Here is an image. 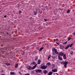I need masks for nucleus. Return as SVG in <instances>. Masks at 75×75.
<instances>
[{
	"instance_id": "nucleus-1",
	"label": "nucleus",
	"mask_w": 75,
	"mask_h": 75,
	"mask_svg": "<svg viewBox=\"0 0 75 75\" xmlns=\"http://www.w3.org/2000/svg\"><path fill=\"white\" fill-rule=\"evenodd\" d=\"M60 63L61 64H64V66L65 68V67H67V64H68V62H66L65 61L64 62L63 61L61 62Z\"/></svg>"
},
{
	"instance_id": "nucleus-2",
	"label": "nucleus",
	"mask_w": 75,
	"mask_h": 75,
	"mask_svg": "<svg viewBox=\"0 0 75 75\" xmlns=\"http://www.w3.org/2000/svg\"><path fill=\"white\" fill-rule=\"evenodd\" d=\"M52 52H55V53L56 54H58V52H57V49H55V48H52Z\"/></svg>"
},
{
	"instance_id": "nucleus-3",
	"label": "nucleus",
	"mask_w": 75,
	"mask_h": 75,
	"mask_svg": "<svg viewBox=\"0 0 75 75\" xmlns=\"http://www.w3.org/2000/svg\"><path fill=\"white\" fill-rule=\"evenodd\" d=\"M47 67H48V66L47 65L43 66L41 67V68H42V69H47Z\"/></svg>"
},
{
	"instance_id": "nucleus-4",
	"label": "nucleus",
	"mask_w": 75,
	"mask_h": 75,
	"mask_svg": "<svg viewBox=\"0 0 75 75\" xmlns=\"http://www.w3.org/2000/svg\"><path fill=\"white\" fill-rule=\"evenodd\" d=\"M35 71L36 72H37L38 73H40V72L41 73L42 72V70L41 69H37L35 70Z\"/></svg>"
},
{
	"instance_id": "nucleus-5",
	"label": "nucleus",
	"mask_w": 75,
	"mask_h": 75,
	"mask_svg": "<svg viewBox=\"0 0 75 75\" xmlns=\"http://www.w3.org/2000/svg\"><path fill=\"white\" fill-rule=\"evenodd\" d=\"M28 69L29 70H33V67H31L30 66H28Z\"/></svg>"
},
{
	"instance_id": "nucleus-6",
	"label": "nucleus",
	"mask_w": 75,
	"mask_h": 75,
	"mask_svg": "<svg viewBox=\"0 0 75 75\" xmlns=\"http://www.w3.org/2000/svg\"><path fill=\"white\" fill-rule=\"evenodd\" d=\"M52 71L53 72H56L58 71V70H57V69H52Z\"/></svg>"
},
{
	"instance_id": "nucleus-7",
	"label": "nucleus",
	"mask_w": 75,
	"mask_h": 75,
	"mask_svg": "<svg viewBox=\"0 0 75 75\" xmlns=\"http://www.w3.org/2000/svg\"><path fill=\"white\" fill-rule=\"evenodd\" d=\"M43 73H44V74H47L48 73V71L47 70H44L43 71Z\"/></svg>"
},
{
	"instance_id": "nucleus-8",
	"label": "nucleus",
	"mask_w": 75,
	"mask_h": 75,
	"mask_svg": "<svg viewBox=\"0 0 75 75\" xmlns=\"http://www.w3.org/2000/svg\"><path fill=\"white\" fill-rule=\"evenodd\" d=\"M64 54V53L62 52H61L59 53L58 55H60V56H63Z\"/></svg>"
},
{
	"instance_id": "nucleus-9",
	"label": "nucleus",
	"mask_w": 75,
	"mask_h": 75,
	"mask_svg": "<svg viewBox=\"0 0 75 75\" xmlns=\"http://www.w3.org/2000/svg\"><path fill=\"white\" fill-rule=\"evenodd\" d=\"M58 59L60 61H62V58L60 56H58Z\"/></svg>"
},
{
	"instance_id": "nucleus-10",
	"label": "nucleus",
	"mask_w": 75,
	"mask_h": 75,
	"mask_svg": "<svg viewBox=\"0 0 75 75\" xmlns=\"http://www.w3.org/2000/svg\"><path fill=\"white\" fill-rule=\"evenodd\" d=\"M37 64H35V65L33 66L32 67L33 69H35L37 67Z\"/></svg>"
},
{
	"instance_id": "nucleus-11",
	"label": "nucleus",
	"mask_w": 75,
	"mask_h": 75,
	"mask_svg": "<svg viewBox=\"0 0 75 75\" xmlns=\"http://www.w3.org/2000/svg\"><path fill=\"white\" fill-rule=\"evenodd\" d=\"M69 45H70V44L68 45L66 47H65V49L66 50H68L69 48Z\"/></svg>"
},
{
	"instance_id": "nucleus-12",
	"label": "nucleus",
	"mask_w": 75,
	"mask_h": 75,
	"mask_svg": "<svg viewBox=\"0 0 75 75\" xmlns=\"http://www.w3.org/2000/svg\"><path fill=\"white\" fill-rule=\"evenodd\" d=\"M46 65L47 66H51V63L50 62L47 63L46 64Z\"/></svg>"
},
{
	"instance_id": "nucleus-13",
	"label": "nucleus",
	"mask_w": 75,
	"mask_h": 75,
	"mask_svg": "<svg viewBox=\"0 0 75 75\" xmlns=\"http://www.w3.org/2000/svg\"><path fill=\"white\" fill-rule=\"evenodd\" d=\"M10 75H15V73L14 72H10Z\"/></svg>"
},
{
	"instance_id": "nucleus-14",
	"label": "nucleus",
	"mask_w": 75,
	"mask_h": 75,
	"mask_svg": "<svg viewBox=\"0 0 75 75\" xmlns=\"http://www.w3.org/2000/svg\"><path fill=\"white\" fill-rule=\"evenodd\" d=\"M52 74V71H50L48 74V75H51Z\"/></svg>"
},
{
	"instance_id": "nucleus-15",
	"label": "nucleus",
	"mask_w": 75,
	"mask_h": 75,
	"mask_svg": "<svg viewBox=\"0 0 75 75\" xmlns=\"http://www.w3.org/2000/svg\"><path fill=\"white\" fill-rule=\"evenodd\" d=\"M17 7H18H18H21V4H18L17 5Z\"/></svg>"
},
{
	"instance_id": "nucleus-16",
	"label": "nucleus",
	"mask_w": 75,
	"mask_h": 75,
	"mask_svg": "<svg viewBox=\"0 0 75 75\" xmlns=\"http://www.w3.org/2000/svg\"><path fill=\"white\" fill-rule=\"evenodd\" d=\"M44 48V47H42L40 48V50L39 51H41L42 50H43V49Z\"/></svg>"
},
{
	"instance_id": "nucleus-17",
	"label": "nucleus",
	"mask_w": 75,
	"mask_h": 75,
	"mask_svg": "<svg viewBox=\"0 0 75 75\" xmlns=\"http://www.w3.org/2000/svg\"><path fill=\"white\" fill-rule=\"evenodd\" d=\"M35 61H37V60H38V57L37 56L35 57Z\"/></svg>"
},
{
	"instance_id": "nucleus-18",
	"label": "nucleus",
	"mask_w": 75,
	"mask_h": 75,
	"mask_svg": "<svg viewBox=\"0 0 75 75\" xmlns=\"http://www.w3.org/2000/svg\"><path fill=\"white\" fill-rule=\"evenodd\" d=\"M52 65V69H54L55 67V65L54 64H53Z\"/></svg>"
},
{
	"instance_id": "nucleus-19",
	"label": "nucleus",
	"mask_w": 75,
	"mask_h": 75,
	"mask_svg": "<svg viewBox=\"0 0 75 75\" xmlns=\"http://www.w3.org/2000/svg\"><path fill=\"white\" fill-rule=\"evenodd\" d=\"M15 68H17L18 67V64H16L15 65Z\"/></svg>"
},
{
	"instance_id": "nucleus-20",
	"label": "nucleus",
	"mask_w": 75,
	"mask_h": 75,
	"mask_svg": "<svg viewBox=\"0 0 75 75\" xmlns=\"http://www.w3.org/2000/svg\"><path fill=\"white\" fill-rule=\"evenodd\" d=\"M73 45H74L73 43L71 44L70 45H69L70 47H72V46H73Z\"/></svg>"
},
{
	"instance_id": "nucleus-21",
	"label": "nucleus",
	"mask_w": 75,
	"mask_h": 75,
	"mask_svg": "<svg viewBox=\"0 0 75 75\" xmlns=\"http://www.w3.org/2000/svg\"><path fill=\"white\" fill-rule=\"evenodd\" d=\"M8 35H9V38H11V33H9Z\"/></svg>"
},
{
	"instance_id": "nucleus-22",
	"label": "nucleus",
	"mask_w": 75,
	"mask_h": 75,
	"mask_svg": "<svg viewBox=\"0 0 75 75\" xmlns=\"http://www.w3.org/2000/svg\"><path fill=\"white\" fill-rule=\"evenodd\" d=\"M15 31H14V32L15 33H17V30L16 29H15Z\"/></svg>"
},
{
	"instance_id": "nucleus-23",
	"label": "nucleus",
	"mask_w": 75,
	"mask_h": 75,
	"mask_svg": "<svg viewBox=\"0 0 75 75\" xmlns=\"http://www.w3.org/2000/svg\"><path fill=\"white\" fill-rule=\"evenodd\" d=\"M63 59H67V57L66 56H63Z\"/></svg>"
},
{
	"instance_id": "nucleus-24",
	"label": "nucleus",
	"mask_w": 75,
	"mask_h": 75,
	"mask_svg": "<svg viewBox=\"0 0 75 75\" xmlns=\"http://www.w3.org/2000/svg\"><path fill=\"white\" fill-rule=\"evenodd\" d=\"M34 14L35 15H37V12H36V11H34Z\"/></svg>"
},
{
	"instance_id": "nucleus-25",
	"label": "nucleus",
	"mask_w": 75,
	"mask_h": 75,
	"mask_svg": "<svg viewBox=\"0 0 75 75\" xmlns=\"http://www.w3.org/2000/svg\"><path fill=\"white\" fill-rule=\"evenodd\" d=\"M71 38L69 37L68 38V41H70V40H71Z\"/></svg>"
},
{
	"instance_id": "nucleus-26",
	"label": "nucleus",
	"mask_w": 75,
	"mask_h": 75,
	"mask_svg": "<svg viewBox=\"0 0 75 75\" xmlns=\"http://www.w3.org/2000/svg\"><path fill=\"white\" fill-rule=\"evenodd\" d=\"M6 65L7 66H9V65H11V64L9 63H6Z\"/></svg>"
},
{
	"instance_id": "nucleus-27",
	"label": "nucleus",
	"mask_w": 75,
	"mask_h": 75,
	"mask_svg": "<svg viewBox=\"0 0 75 75\" xmlns=\"http://www.w3.org/2000/svg\"><path fill=\"white\" fill-rule=\"evenodd\" d=\"M70 12V11L68 10V11H67V13L68 14V13H69Z\"/></svg>"
},
{
	"instance_id": "nucleus-28",
	"label": "nucleus",
	"mask_w": 75,
	"mask_h": 75,
	"mask_svg": "<svg viewBox=\"0 0 75 75\" xmlns=\"http://www.w3.org/2000/svg\"><path fill=\"white\" fill-rule=\"evenodd\" d=\"M38 64H41V62H38Z\"/></svg>"
},
{
	"instance_id": "nucleus-29",
	"label": "nucleus",
	"mask_w": 75,
	"mask_h": 75,
	"mask_svg": "<svg viewBox=\"0 0 75 75\" xmlns=\"http://www.w3.org/2000/svg\"><path fill=\"white\" fill-rule=\"evenodd\" d=\"M44 20L45 21V22H46V21H48L49 20L48 19H44Z\"/></svg>"
},
{
	"instance_id": "nucleus-30",
	"label": "nucleus",
	"mask_w": 75,
	"mask_h": 75,
	"mask_svg": "<svg viewBox=\"0 0 75 75\" xmlns=\"http://www.w3.org/2000/svg\"><path fill=\"white\" fill-rule=\"evenodd\" d=\"M25 54V53L24 52H22V55H24Z\"/></svg>"
},
{
	"instance_id": "nucleus-31",
	"label": "nucleus",
	"mask_w": 75,
	"mask_h": 75,
	"mask_svg": "<svg viewBox=\"0 0 75 75\" xmlns=\"http://www.w3.org/2000/svg\"><path fill=\"white\" fill-rule=\"evenodd\" d=\"M31 64H33V65H35V62L31 63Z\"/></svg>"
},
{
	"instance_id": "nucleus-32",
	"label": "nucleus",
	"mask_w": 75,
	"mask_h": 75,
	"mask_svg": "<svg viewBox=\"0 0 75 75\" xmlns=\"http://www.w3.org/2000/svg\"><path fill=\"white\" fill-rule=\"evenodd\" d=\"M67 42H68V41H67V42H64V43H63V44H66L67 43Z\"/></svg>"
},
{
	"instance_id": "nucleus-33",
	"label": "nucleus",
	"mask_w": 75,
	"mask_h": 75,
	"mask_svg": "<svg viewBox=\"0 0 75 75\" xmlns=\"http://www.w3.org/2000/svg\"><path fill=\"white\" fill-rule=\"evenodd\" d=\"M39 30H41L42 29V27H39Z\"/></svg>"
},
{
	"instance_id": "nucleus-34",
	"label": "nucleus",
	"mask_w": 75,
	"mask_h": 75,
	"mask_svg": "<svg viewBox=\"0 0 75 75\" xmlns=\"http://www.w3.org/2000/svg\"><path fill=\"white\" fill-rule=\"evenodd\" d=\"M34 70H33L32 71L31 73L32 74H34Z\"/></svg>"
},
{
	"instance_id": "nucleus-35",
	"label": "nucleus",
	"mask_w": 75,
	"mask_h": 75,
	"mask_svg": "<svg viewBox=\"0 0 75 75\" xmlns=\"http://www.w3.org/2000/svg\"><path fill=\"white\" fill-rule=\"evenodd\" d=\"M70 54H73V52L71 51V52H70Z\"/></svg>"
},
{
	"instance_id": "nucleus-36",
	"label": "nucleus",
	"mask_w": 75,
	"mask_h": 75,
	"mask_svg": "<svg viewBox=\"0 0 75 75\" xmlns=\"http://www.w3.org/2000/svg\"><path fill=\"white\" fill-rule=\"evenodd\" d=\"M50 58H51V57L49 56L48 58V60H49V59H50Z\"/></svg>"
},
{
	"instance_id": "nucleus-37",
	"label": "nucleus",
	"mask_w": 75,
	"mask_h": 75,
	"mask_svg": "<svg viewBox=\"0 0 75 75\" xmlns=\"http://www.w3.org/2000/svg\"><path fill=\"white\" fill-rule=\"evenodd\" d=\"M21 11H19V14H21Z\"/></svg>"
},
{
	"instance_id": "nucleus-38",
	"label": "nucleus",
	"mask_w": 75,
	"mask_h": 75,
	"mask_svg": "<svg viewBox=\"0 0 75 75\" xmlns=\"http://www.w3.org/2000/svg\"><path fill=\"white\" fill-rule=\"evenodd\" d=\"M6 34H7V35H9L8 34L9 33H8V32H6Z\"/></svg>"
},
{
	"instance_id": "nucleus-39",
	"label": "nucleus",
	"mask_w": 75,
	"mask_h": 75,
	"mask_svg": "<svg viewBox=\"0 0 75 75\" xmlns=\"http://www.w3.org/2000/svg\"><path fill=\"white\" fill-rule=\"evenodd\" d=\"M38 61V62H41V60H40V59H39Z\"/></svg>"
},
{
	"instance_id": "nucleus-40",
	"label": "nucleus",
	"mask_w": 75,
	"mask_h": 75,
	"mask_svg": "<svg viewBox=\"0 0 75 75\" xmlns=\"http://www.w3.org/2000/svg\"><path fill=\"white\" fill-rule=\"evenodd\" d=\"M19 74H20L21 75H22V74L20 72H18Z\"/></svg>"
},
{
	"instance_id": "nucleus-41",
	"label": "nucleus",
	"mask_w": 75,
	"mask_h": 75,
	"mask_svg": "<svg viewBox=\"0 0 75 75\" xmlns=\"http://www.w3.org/2000/svg\"><path fill=\"white\" fill-rule=\"evenodd\" d=\"M56 44H58V45H59V44H59V43H58L57 42H56Z\"/></svg>"
},
{
	"instance_id": "nucleus-42",
	"label": "nucleus",
	"mask_w": 75,
	"mask_h": 75,
	"mask_svg": "<svg viewBox=\"0 0 75 75\" xmlns=\"http://www.w3.org/2000/svg\"><path fill=\"white\" fill-rule=\"evenodd\" d=\"M25 75H30V74L27 73V74H25Z\"/></svg>"
},
{
	"instance_id": "nucleus-43",
	"label": "nucleus",
	"mask_w": 75,
	"mask_h": 75,
	"mask_svg": "<svg viewBox=\"0 0 75 75\" xmlns=\"http://www.w3.org/2000/svg\"><path fill=\"white\" fill-rule=\"evenodd\" d=\"M4 18H6V17H7V16H6V15L4 16Z\"/></svg>"
},
{
	"instance_id": "nucleus-44",
	"label": "nucleus",
	"mask_w": 75,
	"mask_h": 75,
	"mask_svg": "<svg viewBox=\"0 0 75 75\" xmlns=\"http://www.w3.org/2000/svg\"><path fill=\"white\" fill-rule=\"evenodd\" d=\"M52 61H53V62H55V60H54V59H52Z\"/></svg>"
},
{
	"instance_id": "nucleus-45",
	"label": "nucleus",
	"mask_w": 75,
	"mask_h": 75,
	"mask_svg": "<svg viewBox=\"0 0 75 75\" xmlns=\"http://www.w3.org/2000/svg\"><path fill=\"white\" fill-rule=\"evenodd\" d=\"M32 18H33V17H31L30 18V19L31 20V19H32Z\"/></svg>"
},
{
	"instance_id": "nucleus-46",
	"label": "nucleus",
	"mask_w": 75,
	"mask_h": 75,
	"mask_svg": "<svg viewBox=\"0 0 75 75\" xmlns=\"http://www.w3.org/2000/svg\"><path fill=\"white\" fill-rule=\"evenodd\" d=\"M73 35H75V32L73 33Z\"/></svg>"
},
{
	"instance_id": "nucleus-47",
	"label": "nucleus",
	"mask_w": 75,
	"mask_h": 75,
	"mask_svg": "<svg viewBox=\"0 0 75 75\" xmlns=\"http://www.w3.org/2000/svg\"><path fill=\"white\" fill-rule=\"evenodd\" d=\"M63 56H66V54H64Z\"/></svg>"
},
{
	"instance_id": "nucleus-48",
	"label": "nucleus",
	"mask_w": 75,
	"mask_h": 75,
	"mask_svg": "<svg viewBox=\"0 0 75 75\" xmlns=\"http://www.w3.org/2000/svg\"><path fill=\"white\" fill-rule=\"evenodd\" d=\"M56 40L57 41H58V39L57 38L56 39Z\"/></svg>"
},
{
	"instance_id": "nucleus-49",
	"label": "nucleus",
	"mask_w": 75,
	"mask_h": 75,
	"mask_svg": "<svg viewBox=\"0 0 75 75\" xmlns=\"http://www.w3.org/2000/svg\"><path fill=\"white\" fill-rule=\"evenodd\" d=\"M59 10H61V11H62V9L59 8Z\"/></svg>"
},
{
	"instance_id": "nucleus-50",
	"label": "nucleus",
	"mask_w": 75,
	"mask_h": 75,
	"mask_svg": "<svg viewBox=\"0 0 75 75\" xmlns=\"http://www.w3.org/2000/svg\"><path fill=\"white\" fill-rule=\"evenodd\" d=\"M59 48H60V49H61L62 50H63V48H61V47H60Z\"/></svg>"
},
{
	"instance_id": "nucleus-51",
	"label": "nucleus",
	"mask_w": 75,
	"mask_h": 75,
	"mask_svg": "<svg viewBox=\"0 0 75 75\" xmlns=\"http://www.w3.org/2000/svg\"><path fill=\"white\" fill-rule=\"evenodd\" d=\"M52 58H53V59H54V58H55L54 57H52Z\"/></svg>"
},
{
	"instance_id": "nucleus-52",
	"label": "nucleus",
	"mask_w": 75,
	"mask_h": 75,
	"mask_svg": "<svg viewBox=\"0 0 75 75\" xmlns=\"http://www.w3.org/2000/svg\"><path fill=\"white\" fill-rule=\"evenodd\" d=\"M2 11V9H1V10H0V12H1Z\"/></svg>"
},
{
	"instance_id": "nucleus-53",
	"label": "nucleus",
	"mask_w": 75,
	"mask_h": 75,
	"mask_svg": "<svg viewBox=\"0 0 75 75\" xmlns=\"http://www.w3.org/2000/svg\"><path fill=\"white\" fill-rule=\"evenodd\" d=\"M13 36H14V37H15V34H13Z\"/></svg>"
},
{
	"instance_id": "nucleus-54",
	"label": "nucleus",
	"mask_w": 75,
	"mask_h": 75,
	"mask_svg": "<svg viewBox=\"0 0 75 75\" xmlns=\"http://www.w3.org/2000/svg\"><path fill=\"white\" fill-rule=\"evenodd\" d=\"M54 75H55V73H53Z\"/></svg>"
},
{
	"instance_id": "nucleus-55",
	"label": "nucleus",
	"mask_w": 75,
	"mask_h": 75,
	"mask_svg": "<svg viewBox=\"0 0 75 75\" xmlns=\"http://www.w3.org/2000/svg\"><path fill=\"white\" fill-rule=\"evenodd\" d=\"M38 11V10H37L36 11Z\"/></svg>"
},
{
	"instance_id": "nucleus-56",
	"label": "nucleus",
	"mask_w": 75,
	"mask_h": 75,
	"mask_svg": "<svg viewBox=\"0 0 75 75\" xmlns=\"http://www.w3.org/2000/svg\"><path fill=\"white\" fill-rule=\"evenodd\" d=\"M59 46H61V45H60Z\"/></svg>"
},
{
	"instance_id": "nucleus-57",
	"label": "nucleus",
	"mask_w": 75,
	"mask_h": 75,
	"mask_svg": "<svg viewBox=\"0 0 75 75\" xmlns=\"http://www.w3.org/2000/svg\"><path fill=\"white\" fill-rule=\"evenodd\" d=\"M23 4V3L21 4Z\"/></svg>"
},
{
	"instance_id": "nucleus-58",
	"label": "nucleus",
	"mask_w": 75,
	"mask_h": 75,
	"mask_svg": "<svg viewBox=\"0 0 75 75\" xmlns=\"http://www.w3.org/2000/svg\"><path fill=\"white\" fill-rule=\"evenodd\" d=\"M1 8H0V10H1Z\"/></svg>"
},
{
	"instance_id": "nucleus-59",
	"label": "nucleus",
	"mask_w": 75,
	"mask_h": 75,
	"mask_svg": "<svg viewBox=\"0 0 75 75\" xmlns=\"http://www.w3.org/2000/svg\"><path fill=\"white\" fill-rule=\"evenodd\" d=\"M2 53H4V52H2Z\"/></svg>"
},
{
	"instance_id": "nucleus-60",
	"label": "nucleus",
	"mask_w": 75,
	"mask_h": 75,
	"mask_svg": "<svg viewBox=\"0 0 75 75\" xmlns=\"http://www.w3.org/2000/svg\"><path fill=\"white\" fill-rule=\"evenodd\" d=\"M1 54V53L0 52V54Z\"/></svg>"
},
{
	"instance_id": "nucleus-61",
	"label": "nucleus",
	"mask_w": 75,
	"mask_h": 75,
	"mask_svg": "<svg viewBox=\"0 0 75 75\" xmlns=\"http://www.w3.org/2000/svg\"><path fill=\"white\" fill-rule=\"evenodd\" d=\"M3 4H4V3H3Z\"/></svg>"
},
{
	"instance_id": "nucleus-62",
	"label": "nucleus",
	"mask_w": 75,
	"mask_h": 75,
	"mask_svg": "<svg viewBox=\"0 0 75 75\" xmlns=\"http://www.w3.org/2000/svg\"><path fill=\"white\" fill-rule=\"evenodd\" d=\"M56 10H57V9H56Z\"/></svg>"
},
{
	"instance_id": "nucleus-63",
	"label": "nucleus",
	"mask_w": 75,
	"mask_h": 75,
	"mask_svg": "<svg viewBox=\"0 0 75 75\" xmlns=\"http://www.w3.org/2000/svg\"><path fill=\"white\" fill-rule=\"evenodd\" d=\"M2 72H3V71H2Z\"/></svg>"
}]
</instances>
